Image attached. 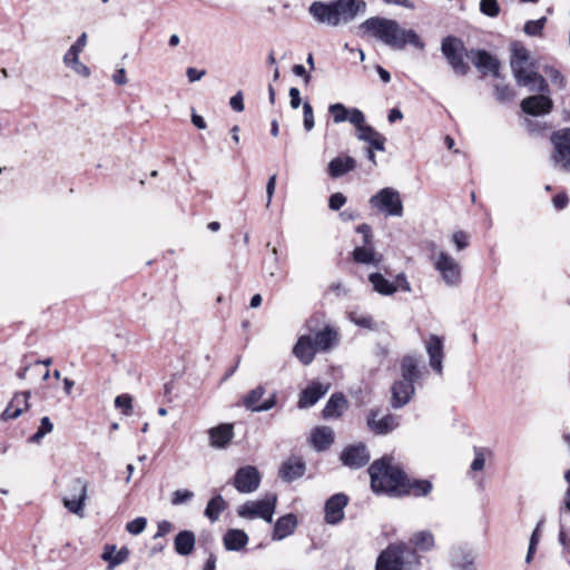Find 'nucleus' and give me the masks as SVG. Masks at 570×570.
I'll use <instances>...</instances> for the list:
<instances>
[{"label": "nucleus", "instance_id": "0e129e2a", "mask_svg": "<svg viewBox=\"0 0 570 570\" xmlns=\"http://www.w3.org/2000/svg\"><path fill=\"white\" fill-rule=\"evenodd\" d=\"M568 203H569V198H568L567 194H564V193H560V194L556 195L552 199V204H553L554 208L558 210L566 208Z\"/></svg>", "mask_w": 570, "mask_h": 570}, {"label": "nucleus", "instance_id": "c85d7f7f", "mask_svg": "<svg viewBox=\"0 0 570 570\" xmlns=\"http://www.w3.org/2000/svg\"><path fill=\"white\" fill-rule=\"evenodd\" d=\"M196 535L190 530H183L174 539V548L177 554L189 556L195 548Z\"/></svg>", "mask_w": 570, "mask_h": 570}, {"label": "nucleus", "instance_id": "ddd939ff", "mask_svg": "<svg viewBox=\"0 0 570 570\" xmlns=\"http://www.w3.org/2000/svg\"><path fill=\"white\" fill-rule=\"evenodd\" d=\"M265 387L262 385L256 386L248 392L243 399V405L252 412H263L273 409L276 405V393H273L264 402H261L265 395Z\"/></svg>", "mask_w": 570, "mask_h": 570}, {"label": "nucleus", "instance_id": "09e8293b", "mask_svg": "<svg viewBox=\"0 0 570 570\" xmlns=\"http://www.w3.org/2000/svg\"><path fill=\"white\" fill-rule=\"evenodd\" d=\"M131 402H132V399L129 394H121L115 399V406L117 409L122 410V413L125 415H129L132 410Z\"/></svg>", "mask_w": 570, "mask_h": 570}, {"label": "nucleus", "instance_id": "338daca9", "mask_svg": "<svg viewBox=\"0 0 570 570\" xmlns=\"http://www.w3.org/2000/svg\"><path fill=\"white\" fill-rule=\"evenodd\" d=\"M79 52L73 50L71 47L69 48V50L66 52V55L63 56V62L68 66V67H71L73 63H78L79 61Z\"/></svg>", "mask_w": 570, "mask_h": 570}, {"label": "nucleus", "instance_id": "58836bf2", "mask_svg": "<svg viewBox=\"0 0 570 570\" xmlns=\"http://www.w3.org/2000/svg\"><path fill=\"white\" fill-rule=\"evenodd\" d=\"M345 404L346 400L342 394H333L323 409L324 419L338 417Z\"/></svg>", "mask_w": 570, "mask_h": 570}, {"label": "nucleus", "instance_id": "8fccbe9b", "mask_svg": "<svg viewBox=\"0 0 570 570\" xmlns=\"http://www.w3.org/2000/svg\"><path fill=\"white\" fill-rule=\"evenodd\" d=\"M303 116H304V120H303L304 129L306 131H311L315 126V121H314L313 107L311 106L309 102H304Z\"/></svg>", "mask_w": 570, "mask_h": 570}, {"label": "nucleus", "instance_id": "e2e57ef3", "mask_svg": "<svg viewBox=\"0 0 570 570\" xmlns=\"http://www.w3.org/2000/svg\"><path fill=\"white\" fill-rule=\"evenodd\" d=\"M397 289L410 293L412 291L411 285L405 276V274L401 273L396 276L395 282H393Z\"/></svg>", "mask_w": 570, "mask_h": 570}, {"label": "nucleus", "instance_id": "4468645a", "mask_svg": "<svg viewBox=\"0 0 570 570\" xmlns=\"http://www.w3.org/2000/svg\"><path fill=\"white\" fill-rule=\"evenodd\" d=\"M370 459V452L366 445L363 443L348 445L343 450L341 454L343 464L351 469H360L366 465Z\"/></svg>", "mask_w": 570, "mask_h": 570}, {"label": "nucleus", "instance_id": "a19ab883", "mask_svg": "<svg viewBox=\"0 0 570 570\" xmlns=\"http://www.w3.org/2000/svg\"><path fill=\"white\" fill-rule=\"evenodd\" d=\"M432 490V484L428 480H410V493L412 492L415 497H425Z\"/></svg>", "mask_w": 570, "mask_h": 570}, {"label": "nucleus", "instance_id": "b1692460", "mask_svg": "<svg viewBox=\"0 0 570 570\" xmlns=\"http://www.w3.org/2000/svg\"><path fill=\"white\" fill-rule=\"evenodd\" d=\"M356 160L351 156H338L333 158L327 166V174L332 178H338L354 170Z\"/></svg>", "mask_w": 570, "mask_h": 570}, {"label": "nucleus", "instance_id": "f3484780", "mask_svg": "<svg viewBox=\"0 0 570 570\" xmlns=\"http://www.w3.org/2000/svg\"><path fill=\"white\" fill-rule=\"evenodd\" d=\"M347 497L337 493L331 497L325 503V521L330 524H337L344 518V508L347 505Z\"/></svg>", "mask_w": 570, "mask_h": 570}, {"label": "nucleus", "instance_id": "72a5a7b5", "mask_svg": "<svg viewBox=\"0 0 570 570\" xmlns=\"http://www.w3.org/2000/svg\"><path fill=\"white\" fill-rule=\"evenodd\" d=\"M248 542V535L245 531L238 529H230L224 535V546L226 550L238 551L243 549Z\"/></svg>", "mask_w": 570, "mask_h": 570}, {"label": "nucleus", "instance_id": "4be33fe9", "mask_svg": "<svg viewBox=\"0 0 570 570\" xmlns=\"http://www.w3.org/2000/svg\"><path fill=\"white\" fill-rule=\"evenodd\" d=\"M306 466L302 459L291 458L282 463L279 468V476L286 482H293L302 478Z\"/></svg>", "mask_w": 570, "mask_h": 570}, {"label": "nucleus", "instance_id": "ea45409f", "mask_svg": "<svg viewBox=\"0 0 570 570\" xmlns=\"http://www.w3.org/2000/svg\"><path fill=\"white\" fill-rule=\"evenodd\" d=\"M227 503L220 494L215 495L207 503L204 514L212 521L216 522L220 513L226 509Z\"/></svg>", "mask_w": 570, "mask_h": 570}, {"label": "nucleus", "instance_id": "4c0bfd02", "mask_svg": "<svg viewBox=\"0 0 570 570\" xmlns=\"http://www.w3.org/2000/svg\"><path fill=\"white\" fill-rule=\"evenodd\" d=\"M410 542L416 550L430 551L434 547V537L431 531L422 530L413 533Z\"/></svg>", "mask_w": 570, "mask_h": 570}, {"label": "nucleus", "instance_id": "aec40b11", "mask_svg": "<svg viewBox=\"0 0 570 570\" xmlns=\"http://www.w3.org/2000/svg\"><path fill=\"white\" fill-rule=\"evenodd\" d=\"M521 108L529 115L540 116L550 112L552 100L543 95L531 96L522 100Z\"/></svg>", "mask_w": 570, "mask_h": 570}, {"label": "nucleus", "instance_id": "f257e3e1", "mask_svg": "<svg viewBox=\"0 0 570 570\" xmlns=\"http://www.w3.org/2000/svg\"><path fill=\"white\" fill-rule=\"evenodd\" d=\"M358 32L361 37H374L394 50H402L407 43L424 48V42L414 30L402 29L397 21L387 18L371 17L358 26Z\"/></svg>", "mask_w": 570, "mask_h": 570}, {"label": "nucleus", "instance_id": "c03bdc74", "mask_svg": "<svg viewBox=\"0 0 570 570\" xmlns=\"http://www.w3.org/2000/svg\"><path fill=\"white\" fill-rule=\"evenodd\" d=\"M546 22L544 17L538 20H529L525 22L523 30L528 36H541Z\"/></svg>", "mask_w": 570, "mask_h": 570}, {"label": "nucleus", "instance_id": "a18cd8bd", "mask_svg": "<svg viewBox=\"0 0 570 570\" xmlns=\"http://www.w3.org/2000/svg\"><path fill=\"white\" fill-rule=\"evenodd\" d=\"M480 11L490 18H495L500 13V6L498 0H481L480 1Z\"/></svg>", "mask_w": 570, "mask_h": 570}, {"label": "nucleus", "instance_id": "bf43d9fd", "mask_svg": "<svg viewBox=\"0 0 570 570\" xmlns=\"http://www.w3.org/2000/svg\"><path fill=\"white\" fill-rule=\"evenodd\" d=\"M559 542L570 553V528L566 529L563 521H561L560 525Z\"/></svg>", "mask_w": 570, "mask_h": 570}, {"label": "nucleus", "instance_id": "a878e982", "mask_svg": "<svg viewBox=\"0 0 570 570\" xmlns=\"http://www.w3.org/2000/svg\"><path fill=\"white\" fill-rule=\"evenodd\" d=\"M210 445L213 448H225L234 436L232 424H219L208 430Z\"/></svg>", "mask_w": 570, "mask_h": 570}, {"label": "nucleus", "instance_id": "0eeeda50", "mask_svg": "<svg viewBox=\"0 0 570 570\" xmlns=\"http://www.w3.org/2000/svg\"><path fill=\"white\" fill-rule=\"evenodd\" d=\"M372 208H376L386 216L401 217L403 203L400 193L392 187H384L370 198Z\"/></svg>", "mask_w": 570, "mask_h": 570}, {"label": "nucleus", "instance_id": "7c9ffc66", "mask_svg": "<svg viewBox=\"0 0 570 570\" xmlns=\"http://www.w3.org/2000/svg\"><path fill=\"white\" fill-rule=\"evenodd\" d=\"M528 61L529 52L525 48L520 47L513 49L510 65L517 82L519 81V79L523 78V76L529 72L527 71Z\"/></svg>", "mask_w": 570, "mask_h": 570}, {"label": "nucleus", "instance_id": "9d476101", "mask_svg": "<svg viewBox=\"0 0 570 570\" xmlns=\"http://www.w3.org/2000/svg\"><path fill=\"white\" fill-rule=\"evenodd\" d=\"M434 268L440 273L442 281L450 287L461 283V266L448 253L440 252L434 259Z\"/></svg>", "mask_w": 570, "mask_h": 570}, {"label": "nucleus", "instance_id": "3c124183", "mask_svg": "<svg viewBox=\"0 0 570 570\" xmlns=\"http://www.w3.org/2000/svg\"><path fill=\"white\" fill-rule=\"evenodd\" d=\"M487 452V449L484 448H474V460L471 463V470L472 471H481L484 469L485 464V458L484 454Z\"/></svg>", "mask_w": 570, "mask_h": 570}, {"label": "nucleus", "instance_id": "6ab92c4d", "mask_svg": "<svg viewBox=\"0 0 570 570\" xmlns=\"http://www.w3.org/2000/svg\"><path fill=\"white\" fill-rule=\"evenodd\" d=\"M317 352L312 334L301 335L293 347V354L304 365H308L313 362L315 353Z\"/></svg>", "mask_w": 570, "mask_h": 570}, {"label": "nucleus", "instance_id": "cd10ccee", "mask_svg": "<svg viewBox=\"0 0 570 570\" xmlns=\"http://www.w3.org/2000/svg\"><path fill=\"white\" fill-rule=\"evenodd\" d=\"M30 392H22L14 395L8 406L1 414L3 421L17 419L22 413L23 409L28 407V399Z\"/></svg>", "mask_w": 570, "mask_h": 570}, {"label": "nucleus", "instance_id": "e433bc0d", "mask_svg": "<svg viewBox=\"0 0 570 570\" xmlns=\"http://www.w3.org/2000/svg\"><path fill=\"white\" fill-rule=\"evenodd\" d=\"M368 281L373 288L382 295H392L397 291V286L380 273L370 274Z\"/></svg>", "mask_w": 570, "mask_h": 570}, {"label": "nucleus", "instance_id": "603ef678", "mask_svg": "<svg viewBox=\"0 0 570 570\" xmlns=\"http://www.w3.org/2000/svg\"><path fill=\"white\" fill-rule=\"evenodd\" d=\"M147 525V520L142 517L136 518L126 525V530L131 534H140Z\"/></svg>", "mask_w": 570, "mask_h": 570}, {"label": "nucleus", "instance_id": "9b49d317", "mask_svg": "<svg viewBox=\"0 0 570 570\" xmlns=\"http://www.w3.org/2000/svg\"><path fill=\"white\" fill-rule=\"evenodd\" d=\"M88 483L81 478H76L69 487V494L62 500L63 505L76 515L83 517V507L87 499Z\"/></svg>", "mask_w": 570, "mask_h": 570}, {"label": "nucleus", "instance_id": "2eb2a0df", "mask_svg": "<svg viewBox=\"0 0 570 570\" xmlns=\"http://www.w3.org/2000/svg\"><path fill=\"white\" fill-rule=\"evenodd\" d=\"M466 57L472 60V63L483 73L491 72L494 77H500L499 60L485 50H471Z\"/></svg>", "mask_w": 570, "mask_h": 570}, {"label": "nucleus", "instance_id": "c9c22d12", "mask_svg": "<svg viewBox=\"0 0 570 570\" xmlns=\"http://www.w3.org/2000/svg\"><path fill=\"white\" fill-rule=\"evenodd\" d=\"M519 86L529 87L531 91L544 92L548 89L546 79L534 71H529L523 78L519 79Z\"/></svg>", "mask_w": 570, "mask_h": 570}, {"label": "nucleus", "instance_id": "79ce46f5", "mask_svg": "<svg viewBox=\"0 0 570 570\" xmlns=\"http://www.w3.org/2000/svg\"><path fill=\"white\" fill-rule=\"evenodd\" d=\"M348 108H346L343 104L336 102L328 107V112L333 117V121L335 124H341L347 120Z\"/></svg>", "mask_w": 570, "mask_h": 570}, {"label": "nucleus", "instance_id": "864d4df0", "mask_svg": "<svg viewBox=\"0 0 570 570\" xmlns=\"http://www.w3.org/2000/svg\"><path fill=\"white\" fill-rule=\"evenodd\" d=\"M350 318L351 321L361 326V327H365V328H372L373 326V320L371 316H367V315H358L356 313H351L350 314Z\"/></svg>", "mask_w": 570, "mask_h": 570}, {"label": "nucleus", "instance_id": "69168bd1", "mask_svg": "<svg viewBox=\"0 0 570 570\" xmlns=\"http://www.w3.org/2000/svg\"><path fill=\"white\" fill-rule=\"evenodd\" d=\"M205 75H206L205 70H198L193 67H188L186 70V76L190 82L200 80Z\"/></svg>", "mask_w": 570, "mask_h": 570}, {"label": "nucleus", "instance_id": "c756f323", "mask_svg": "<svg viewBox=\"0 0 570 570\" xmlns=\"http://www.w3.org/2000/svg\"><path fill=\"white\" fill-rule=\"evenodd\" d=\"M356 137L368 144V147L375 148L377 151L385 150L386 138L371 126L360 128Z\"/></svg>", "mask_w": 570, "mask_h": 570}, {"label": "nucleus", "instance_id": "a211bd4d", "mask_svg": "<svg viewBox=\"0 0 570 570\" xmlns=\"http://www.w3.org/2000/svg\"><path fill=\"white\" fill-rule=\"evenodd\" d=\"M330 390L328 384L313 382L299 394L297 406L299 409H307L315 405Z\"/></svg>", "mask_w": 570, "mask_h": 570}, {"label": "nucleus", "instance_id": "4d7b16f0", "mask_svg": "<svg viewBox=\"0 0 570 570\" xmlns=\"http://www.w3.org/2000/svg\"><path fill=\"white\" fill-rule=\"evenodd\" d=\"M497 99L500 101L511 100L514 96L512 89L508 86H497L495 87Z\"/></svg>", "mask_w": 570, "mask_h": 570}, {"label": "nucleus", "instance_id": "13d9d810", "mask_svg": "<svg viewBox=\"0 0 570 570\" xmlns=\"http://www.w3.org/2000/svg\"><path fill=\"white\" fill-rule=\"evenodd\" d=\"M173 529H174L173 523L167 520H163V521L158 522L157 532L155 533L154 539H158V538L167 535L168 533H170L173 531Z\"/></svg>", "mask_w": 570, "mask_h": 570}, {"label": "nucleus", "instance_id": "680f3d73", "mask_svg": "<svg viewBox=\"0 0 570 570\" xmlns=\"http://www.w3.org/2000/svg\"><path fill=\"white\" fill-rule=\"evenodd\" d=\"M229 105L233 110L240 112L244 110V98L242 91H238L236 95H234L230 100Z\"/></svg>", "mask_w": 570, "mask_h": 570}, {"label": "nucleus", "instance_id": "6e6d98bb", "mask_svg": "<svg viewBox=\"0 0 570 570\" xmlns=\"http://www.w3.org/2000/svg\"><path fill=\"white\" fill-rule=\"evenodd\" d=\"M452 240L458 250L464 249L469 245V236L464 232H455Z\"/></svg>", "mask_w": 570, "mask_h": 570}, {"label": "nucleus", "instance_id": "7ed1b4c3", "mask_svg": "<svg viewBox=\"0 0 570 570\" xmlns=\"http://www.w3.org/2000/svg\"><path fill=\"white\" fill-rule=\"evenodd\" d=\"M366 8L364 0L314 1L308 7V12L318 23L337 27L352 22L358 14H364Z\"/></svg>", "mask_w": 570, "mask_h": 570}, {"label": "nucleus", "instance_id": "bb28decb", "mask_svg": "<svg viewBox=\"0 0 570 570\" xmlns=\"http://www.w3.org/2000/svg\"><path fill=\"white\" fill-rule=\"evenodd\" d=\"M297 525V519L294 514L288 513L286 515L281 517L275 525L272 534V539L274 541H279L291 535Z\"/></svg>", "mask_w": 570, "mask_h": 570}, {"label": "nucleus", "instance_id": "de8ad7c7", "mask_svg": "<svg viewBox=\"0 0 570 570\" xmlns=\"http://www.w3.org/2000/svg\"><path fill=\"white\" fill-rule=\"evenodd\" d=\"M347 120L355 126L356 132L360 131V128L368 126L365 124L364 114L357 108H352L348 110Z\"/></svg>", "mask_w": 570, "mask_h": 570}, {"label": "nucleus", "instance_id": "052dcab7", "mask_svg": "<svg viewBox=\"0 0 570 570\" xmlns=\"http://www.w3.org/2000/svg\"><path fill=\"white\" fill-rule=\"evenodd\" d=\"M356 232L363 235V243L373 244L372 228L367 224H362L356 227Z\"/></svg>", "mask_w": 570, "mask_h": 570}, {"label": "nucleus", "instance_id": "37998d69", "mask_svg": "<svg viewBox=\"0 0 570 570\" xmlns=\"http://www.w3.org/2000/svg\"><path fill=\"white\" fill-rule=\"evenodd\" d=\"M53 424L51 423L50 419L48 416H43L40 421V426L38 431L30 438V442L32 443H39L40 440L52 432Z\"/></svg>", "mask_w": 570, "mask_h": 570}, {"label": "nucleus", "instance_id": "20e7f679", "mask_svg": "<svg viewBox=\"0 0 570 570\" xmlns=\"http://www.w3.org/2000/svg\"><path fill=\"white\" fill-rule=\"evenodd\" d=\"M421 376L419 362L412 355H405L401 361V379L391 386V406L401 409L405 406L415 393L414 382Z\"/></svg>", "mask_w": 570, "mask_h": 570}, {"label": "nucleus", "instance_id": "dca6fc26", "mask_svg": "<svg viewBox=\"0 0 570 570\" xmlns=\"http://www.w3.org/2000/svg\"><path fill=\"white\" fill-rule=\"evenodd\" d=\"M377 410H371L367 415V426L375 434H386L393 431L397 425V417L393 414H386L379 417Z\"/></svg>", "mask_w": 570, "mask_h": 570}, {"label": "nucleus", "instance_id": "f704fd0d", "mask_svg": "<svg viewBox=\"0 0 570 570\" xmlns=\"http://www.w3.org/2000/svg\"><path fill=\"white\" fill-rule=\"evenodd\" d=\"M311 441L317 451H324L333 443L334 433L328 426L316 428L312 433Z\"/></svg>", "mask_w": 570, "mask_h": 570}, {"label": "nucleus", "instance_id": "412c9836", "mask_svg": "<svg viewBox=\"0 0 570 570\" xmlns=\"http://www.w3.org/2000/svg\"><path fill=\"white\" fill-rule=\"evenodd\" d=\"M426 353L430 358V366L438 373L442 374L443 372V342L441 337L432 334L426 342Z\"/></svg>", "mask_w": 570, "mask_h": 570}, {"label": "nucleus", "instance_id": "6e6552de", "mask_svg": "<svg viewBox=\"0 0 570 570\" xmlns=\"http://www.w3.org/2000/svg\"><path fill=\"white\" fill-rule=\"evenodd\" d=\"M441 51L456 75L465 76L469 72L470 67L463 57L464 45L460 39L455 37L444 38L441 43Z\"/></svg>", "mask_w": 570, "mask_h": 570}, {"label": "nucleus", "instance_id": "2f4dec72", "mask_svg": "<svg viewBox=\"0 0 570 570\" xmlns=\"http://www.w3.org/2000/svg\"><path fill=\"white\" fill-rule=\"evenodd\" d=\"M129 557V549L122 547L117 550L116 546H106L101 558L108 562V570H114L117 566L124 563Z\"/></svg>", "mask_w": 570, "mask_h": 570}, {"label": "nucleus", "instance_id": "39448f33", "mask_svg": "<svg viewBox=\"0 0 570 570\" xmlns=\"http://www.w3.org/2000/svg\"><path fill=\"white\" fill-rule=\"evenodd\" d=\"M413 563H419L414 549L405 543L390 544L377 557L375 570H412Z\"/></svg>", "mask_w": 570, "mask_h": 570}, {"label": "nucleus", "instance_id": "774afa93", "mask_svg": "<svg viewBox=\"0 0 570 570\" xmlns=\"http://www.w3.org/2000/svg\"><path fill=\"white\" fill-rule=\"evenodd\" d=\"M546 73L551 79L552 82L558 83L560 87H562L563 78L559 70L549 67L546 69Z\"/></svg>", "mask_w": 570, "mask_h": 570}, {"label": "nucleus", "instance_id": "473e14b6", "mask_svg": "<svg viewBox=\"0 0 570 570\" xmlns=\"http://www.w3.org/2000/svg\"><path fill=\"white\" fill-rule=\"evenodd\" d=\"M313 343L317 351H327L337 342V332L330 326L315 332L313 335Z\"/></svg>", "mask_w": 570, "mask_h": 570}, {"label": "nucleus", "instance_id": "423d86ee", "mask_svg": "<svg viewBox=\"0 0 570 570\" xmlns=\"http://www.w3.org/2000/svg\"><path fill=\"white\" fill-rule=\"evenodd\" d=\"M276 502L277 497L273 493H268L261 500L245 502L238 508L237 512L240 518H261L271 523L273 521Z\"/></svg>", "mask_w": 570, "mask_h": 570}, {"label": "nucleus", "instance_id": "f03ea898", "mask_svg": "<svg viewBox=\"0 0 570 570\" xmlns=\"http://www.w3.org/2000/svg\"><path fill=\"white\" fill-rule=\"evenodd\" d=\"M368 473L374 492L393 497L410 494V479L392 463V458L383 456L374 461L368 468Z\"/></svg>", "mask_w": 570, "mask_h": 570}, {"label": "nucleus", "instance_id": "1a4fd4ad", "mask_svg": "<svg viewBox=\"0 0 570 570\" xmlns=\"http://www.w3.org/2000/svg\"><path fill=\"white\" fill-rule=\"evenodd\" d=\"M552 161L562 170L570 171V128L557 130L551 136Z\"/></svg>", "mask_w": 570, "mask_h": 570}, {"label": "nucleus", "instance_id": "393cba45", "mask_svg": "<svg viewBox=\"0 0 570 570\" xmlns=\"http://www.w3.org/2000/svg\"><path fill=\"white\" fill-rule=\"evenodd\" d=\"M451 562L456 570H474V554L465 547H455L452 549Z\"/></svg>", "mask_w": 570, "mask_h": 570}, {"label": "nucleus", "instance_id": "f8f14e48", "mask_svg": "<svg viewBox=\"0 0 570 570\" xmlns=\"http://www.w3.org/2000/svg\"><path fill=\"white\" fill-rule=\"evenodd\" d=\"M261 479V473L255 466L246 465L236 471L233 484L240 493H252L258 489Z\"/></svg>", "mask_w": 570, "mask_h": 570}, {"label": "nucleus", "instance_id": "5701e85b", "mask_svg": "<svg viewBox=\"0 0 570 570\" xmlns=\"http://www.w3.org/2000/svg\"><path fill=\"white\" fill-rule=\"evenodd\" d=\"M353 259L358 264L373 265L377 267L383 256L375 252L373 244L363 243L360 246H356L352 253Z\"/></svg>", "mask_w": 570, "mask_h": 570}, {"label": "nucleus", "instance_id": "5fc2aeb1", "mask_svg": "<svg viewBox=\"0 0 570 570\" xmlns=\"http://www.w3.org/2000/svg\"><path fill=\"white\" fill-rule=\"evenodd\" d=\"M346 203V197L342 193H335L330 196L328 207L332 210H338Z\"/></svg>", "mask_w": 570, "mask_h": 570}, {"label": "nucleus", "instance_id": "49530a36", "mask_svg": "<svg viewBox=\"0 0 570 570\" xmlns=\"http://www.w3.org/2000/svg\"><path fill=\"white\" fill-rule=\"evenodd\" d=\"M194 498V492L190 490H176L171 493L170 502L173 505H181L187 503Z\"/></svg>", "mask_w": 570, "mask_h": 570}]
</instances>
